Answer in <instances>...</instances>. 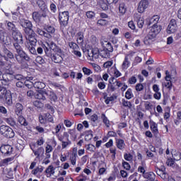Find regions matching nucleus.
Instances as JSON below:
<instances>
[{
    "mask_svg": "<svg viewBox=\"0 0 181 181\" xmlns=\"http://www.w3.org/2000/svg\"><path fill=\"white\" fill-rule=\"evenodd\" d=\"M71 144V141H70L69 139H68V140L62 141V149H66V148L68 147L69 146H70Z\"/></svg>",
    "mask_w": 181,
    "mask_h": 181,
    "instance_id": "8fccbe9b",
    "label": "nucleus"
},
{
    "mask_svg": "<svg viewBox=\"0 0 181 181\" xmlns=\"http://www.w3.org/2000/svg\"><path fill=\"white\" fill-rule=\"evenodd\" d=\"M35 82H32L30 81H25V87H28V88H32V87H34Z\"/></svg>",
    "mask_w": 181,
    "mask_h": 181,
    "instance_id": "680f3d73",
    "label": "nucleus"
},
{
    "mask_svg": "<svg viewBox=\"0 0 181 181\" xmlns=\"http://www.w3.org/2000/svg\"><path fill=\"white\" fill-rule=\"evenodd\" d=\"M15 59L18 64H21L23 67H26L25 64L26 62H30V57H29V55H28L25 51H23V52H20L18 54H16Z\"/></svg>",
    "mask_w": 181,
    "mask_h": 181,
    "instance_id": "20e7f679",
    "label": "nucleus"
},
{
    "mask_svg": "<svg viewBox=\"0 0 181 181\" xmlns=\"http://www.w3.org/2000/svg\"><path fill=\"white\" fill-rule=\"evenodd\" d=\"M46 97H47V93H46V90H39L38 93L35 95V98L37 100H42V101H45L46 100Z\"/></svg>",
    "mask_w": 181,
    "mask_h": 181,
    "instance_id": "aec40b11",
    "label": "nucleus"
},
{
    "mask_svg": "<svg viewBox=\"0 0 181 181\" xmlns=\"http://www.w3.org/2000/svg\"><path fill=\"white\" fill-rule=\"evenodd\" d=\"M101 119H103V123L107 127V128H110V120L107 117H105V114L103 113L101 115Z\"/></svg>",
    "mask_w": 181,
    "mask_h": 181,
    "instance_id": "79ce46f5",
    "label": "nucleus"
},
{
    "mask_svg": "<svg viewBox=\"0 0 181 181\" xmlns=\"http://www.w3.org/2000/svg\"><path fill=\"white\" fill-rule=\"evenodd\" d=\"M82 71L85 76H90V74H93V71L87 67L82 68Z\"/></svg>",
    "mask_w": 181,
    "mask_h": 181,
    "instance_id": "864d4df0",
    "label": "nucleus"
},
{
    "mask_svg": "<svg viewBox=\"0 0 181 181\" xmlns=\"http://www.w3.org/2000/svg\"><path fill=\"white\" fill-rule=\"evenodd\" d=\"M77 43L78 45H83V43H84V35H83L82 32H78L77 33Z\"/></svg>",
    "mask_w": 181,
    "mask_h": 181,
    "instance_id": "c9c22d12",
    "label": "nucleus"
},
{
    "mask_svg": "<svg viewBox=\"0 0 181 181\" xmlns=\"http://www.w3.org/2000/svg\"><path fill=\"white\" fill-rule=\"evenodd\" d=\"M3 53H4V54L8 57V59H15V55H13V53L6 47L3 49Z\"/></svg>",
    "mask_w": 181,
    "mask_h": 181,
    "instance_id": "7c9ffc66",
    "label": "nucleus"
},
{
    "mask_svg": "<svg viewBox=\"0 0 181 181\" xmlns=\"http://www.w3.org/2000/svg\"><path fill=\"white\" fill-rule=\"evenodd\" d=\"M13 157L7 158L0 161V168L8 166L13 160Z\"/></svg>",
    "mask_w": 181,
    "mask_h": 181,
    "instance_id": "5701e85b",
    "label": "nucleus"
},
{
    "mask_svg": "<svg viewBox=\"0 0 181 181\" xmlns=\"http://www.w3.org/2000/svg\"><path fill=\"white\" fill-rule=\"evenodd\" d=\"M68 134H69L72 139H76L77 138V134H76V129H69Z\"/></svg>",
    "mask_w": 181,
    "mask_h": 181,
    "instance_id": "de8ad7c7",
    "label": "nucleus"
},
{
    "mask_svg": "<svg viewBox=\"0 0 181 181\" xmlns=\"http://www.w3.org/2000/svg\"><path fill=\"white\" fill-rule=\"evenodd\" d=\"M42 18H47V13H45L43 11L41 12H33V18L34 21H40Z\"/></svg>",
    "mask_w": 181,
    "mask_h": 181,
    "instance_id": "dca6fc26",
    "label": "nucleus"
},
{
    "mask_svg": "<svg viewBox=\"0 0 181 181\" xmlns=\"http://www.w3.org/2000/svg\"><path fill=\"white\" fill-rule=\"evenodd\" d=\"M70 160L71 165L74 166L77 162V152L72 153V154L70 156Z\"/></svg>",
    "mask_w": 181,
    "mask_h": 181,
    "instance_id": "4c0bfd02",
    "label": "nucleus"
},
{
    "mask_svg": "<svg viewBox=\"0 0 181 181\" xmlns=\"http://www.w3.org/2000/svg\"><path fill=\"white\" fill-rule=\"evenodd\" d=\"M119 12L121 13V15H124V13L127 12V7H125V4L122 3L119 4Z\"/></svg>",
    "mask_w": 181,
    "mask_h": 181,
    "instance_id": "ea45409f",
    "label": "nucleus"
},
{
    "mask_svg": "<svg viewBox=\"0 0 181 181\" xmlns=\"http://www.w3.org/2000/svg\"><path fill=\"white\" fill-rule=\"evenodd\" d=\"M4 121H6L10 127H13V128H16L18 127V125H16V122H15V119L12 117L6 118Z\"/></svg>",
    "mask_w": 181,
    "mask_h": 181,
    "instance_id": "c85d7f7f",
    "label": "nucleus"
},
{
    "mask_svg": "<svg viewBox=\"0 0 181 181\" xmlns=\"http://www.w3.org/2000/svg\"><path fill=\"white\" fill-rule=\"evenodd\" d=\"M110 73H112L116 78L121 77L122 76L121 72H119V71H118V69L114 66L110 69Z\"/></svg>",
    "mask_w": 181,
    "mask_h": 181,
    "instance_id": "58836bf2",
    "label": "nucleus"
},
{
    "mask_svg": "<svg viewBox=\"0 0 181 181\" xmlns=\"http://www.w3.org/2000/svg\"><path fill=\"white\" fill-rule=\"evenodd\" d=\"M149 6V1L148 0H141L137 7L139 13H144L145 10Z\"/></svg>",
    "mask_w": 181,
    "mask_h": 181,
    "instance_id": "ddd939ff",
    "label": "nucleus"
},
{
    "mask_svg": "<svg viewBox=\"0 0 181 181\" xmlns=\"http://www.w3.org/2000/svg\"><path fill=\"white\" fill-rule=\"evenodd\" d=\"M33 105L37 107V108H42L43 107V104L40 100H35L33 102Z\"/></svg>",
    "mask_w": 181,
    "mask_h": 181,
    "instance_id": "0e129e2a",
    "label": "nucleus"
},
{
    "mask_svg": "<svg viewBox=\"0 0 181 181\" xmlns=\"http://www.w3.org/2000/svg\"><path fill=\"white\" fill-rule=\"evenodd\" d=\"M0 134L5 138L12 139L15 137V132L9 126L1 125L0 127Z\"/></svg>",
    "mask_w": 181,
    "mask_h": 181,
    "instance_id": "39448f33",
    "label": "nucleus"
},
{
    "mask_svg": "<svg viewBox=\"0 0 181 181\" xmlns=\"http://www.w3.org/2000/svg\"><path fill=\"white\" fill-rule=\"evenodd\" d=\"M97 24L99 25V26H105V25L108 24V21L105 19H100L98 21Z\"/></svg>",
    "mask_w": 181,
    "mask_h": 181,
    "instance_id": "5fc2aeb1",
    "label": "nucleus"
},
{
    "mask_svg": "<svg viewBox=\"0 0 181 181\" xmlns=\"http://www.w3.org/2000/svg\"><path fill=\"white\" fill-rule=\"evenodd\" d=\"M43 50L45 51V53L47 56H49V53L50 52L49 51V48L47 47H46V45H45V44H42L41 45V47H39L37 49V53H38V54H42L43 53Z\"/></svg>",
    "mask_w": 181,
    "mask_h": 181,
    "instance_id": "412c9836",
    "label": "nucleus"
},
{
    "mask_svg": "<svg viewBox=\"0 0 181 181\" xmlns=\"http://www.w3.org/2000/svg\"><path fill=\"white\" fill-rule=\"evenodd\" d=\"M12 75L9 73L3 74L2 79H0V88H6L12 81Z\"/></svg>",
    "mask_w": 181,
    "mask_h": 181,
    "instance_id": "0eeeda50",
    "label": "nucleus"
},
{
    "mask_svg": "<svg viewBox=\"0 0 181 181\" xmlns=\"http://www.w3.org/2000/svg\"><path fill=\"white\" fill-rule=\"evenodd\" d=\"M122 104L123 107L132 108V103L130 101L126 100L125 99H122Z\"/></svg>",
    "mask_w": 181,
    "mask_h": 181,
    "instance_id": "c03bdc74",
    "label": "nucleus"
},
{
    "mask_svg": "<svg viewBox=\"0 0 181 181\" xmlns=\"http://www.w3.org/2000/svg\"><path fill=\"white\" fill-rule=\"evenodd\" d=\"M104 49L109 51L110 53H112V52H114V48L112 47V45L110 44V42H106Z\"/></svg>",
    "mask_w": 181,
    "mask_h": 181,
    "instance_id": "09e8293b",
    "label": "nucleus"
},
{
    "mask_svg": "<svg viewBox=\"0 0 181 181\" xmlns=\"http://www.w3.org/2000/svg\"><path fill=\"white\" fill-rule=\"evenodd\" d=\"M7 29H8V30H10V32H11V33L18 30V28H16V25H15L13 24V23H12V22L7 23Z\"/></svg>",
    "mask_w": 181,
    "mask_h": 181,
    "instance_id": "c756f323",
    "label": "nucleus"
},
{
    "mask_svg": "<svg viewBox=\"0 0 181 181\" xmlns=\"http://www.w3.org/2000/svg\"><path fill=\"white\" fill-rule=\"evenodd\" d=\"M45 117L48 122H52V124H54V120L53 119V116H52V115H50L49 113H46Z\"/></svg>",
    "mask_w": 181,
    "mask_h": 181,
    "instance_id": "4d7b16f0",
    "label": "nucleus"
},
{
    "mask_svg": "<svg viewBox=\"0 0 181 181\" xmlns=\"http://www.w3.org/2000/svg\"><path fill=\"white\" fill-rule=\"evenodd\" d=\"M150 128L153 134H155V135H157V134H158L159 131L158 130V124L155 122H150Z\"/></svg>",
    "mask_w": 181,
    "mask_h": 181,
    "instance_id": "a878e982",
    "label": "nucleus"
},
{
    "mask_svg": "<svg viewBox=\"0 0 181 181\" xmlns=\"http://www.w3.org/2000/svg\"><path fill=\"white\" fill-rule=\"evenodd\" d=\"M18 122L21 124V125H23V127H28V122L26 121V119L23 117V116L18 117Z\"/></svg>",
    "mask_w": 181,
    "mask_h": 181,
    "instance_id": "37998d69",
    "label": "nucleus"
},
{
    "mask_svg": "<svg viewBox=\"0 0 181 181\" xmlns=\"http://www.w3.org/2000/svg\"><path fill=\"white\" fill-rule=\"evenodd\" d=\"M86 16L88 18V19H93V18H95V13L94 11H87L86 13Z\"/></svg>",
    "mask_w": 181,
    "mask_h": 181,
    "instance_id": "603ef678",
    "label": "nucleus"
},
{
    "mask_svg": "<svg viewBox=\"0 0 181 181\" xmlns=\"http://www.w3.org/2000/svg\"><path fill=\"white\" fill-rule=\"evenodd\" d=\"M0 98L4 101L6 100L8 105L12 104V96L11 95V93L8 92L5 88L0 90Z\"/></svg>",
    "mask_w": 181,
    "mask_h": 181,
    "instance_id": "6e6552de",
    "label": "nucleus"
},
{
    "mask_svg": "<svg viewBox=\"0 0 181 181\" xmlns=\"http://www.w3.org/2000/svg\"><path fill=\"white\" fill-rule=\"evenodd\" d=\"M69 18L70 13H69V11H63L59 13V21L62 32H66V28H67L69 25Z\"/></svg>",
    "mask_w": 181,
    "mask_h": 181,
    "instance_id": "7ed1b4c3",
    "label": "nucleus"
},
{
    "mask_svg": "<svg viewBox=\"0 0 181 181\" xmlns=\"http://www.w3.org/2000/svg\"><path fill=\"white\" fill-rule=\"evenodd\" d=\"M49 100H51V101H57V95H56V93H54V92H51L49 94Z\"/></svg>",
    "mask_w": 181,
    "mask_h": 181,
    "instance_id": "052dcab7",
    "label": "nucleus"
},
{
    "mask_svg": "<svg viewBox=\"0 0 181 181\" xmlns=\"http://www.w3.org/2000/svg\"><path fill=\"white\" fill-rule=\"evenodd\" d=\"M23 110V105L21 103L16 104L15 112L17 115H21V112Z\"/></svg>",
    "mask_w": 181,
    "mask_h": 181,
    "instance_id": "473e14b6",
    "label": "nucleus"
},
{
    "mask_svg": "<svg viewBox=\"0 0 181 181\" xmlns=\"http://www.w3.org/2000/svg\"><path fill=\"white\" fill-rule=\"evenodd\" d=\"M43 172V167H37L35 169L32 170L33 175H36L37 173H42Z\"/></svg>",
    "mask_w": 181,
    "mask_h": 181,
    "instance_id": "3c124183",
    "label": "nucleus"
},
{
    "mask_svg": "<svg viewBox=\"0 0 181 181\" xmlns=\"http://www.w3.org/2000/svg\"><path fill=\"white\" fill-rule=\"evenodd\" d=\"M143 177L148 181H155L156 175H155V173H153V172H146V173L143 175Z\"/></svg>",
    "mask_w": 181,
    "mask_h": 181,
    "instance_id": "4be33fe9",
    "label": "nucleus"
},
{
    "mask_svg": "<svg viewBox=\"0 0 181 181\" xmlns=\"http://www.w3.org/2000/svg\"><path fill=\"white\" fill-rule=\"evenodd\" d=\"M45 30L47 35H49V37H47V39H52V35H54V32H56V28L52 25H47L45 28Z\"/></svg>",
    "mask_w": 181,
    "mask_h": 181,
    "instance_id": "a211bd4d",
    "label": "nucleus"
},
{
    "mask_svg": "<svg viewBox=\"0 0 181 181\" xmlns=\"http://www.w3.org/2000/svg\"><path fill=\"white\" fill-rule=\"evenodd\" d=\"M35 33L40 35V36H44V37H50L49 34H47L45 31L40 29V28H37L35 30Z\"/></svg>",
    "mask_w": 181,
    "mask_h": 181,
    "instance_id": "72a5a7b5",
    "label": "nucleus"
},
{
    "mask_svg": "<svg viewBox=\"0 0 181 181\" xmlns=\"http://www.w3.org/2000/svg\"><path fill=\"white\" fill-rule=\"evenodd\" d=\"M47 45L51 50L54 52L53 54L49 52V55H47V57H50L52 62H54V63H62L63 62V51L62 49L52 41L47 42Z\"/></svg>",
    "mask_w": 181,
    "mask_h": 181,
    "instance_id": "f257e3e1",
    "label": "nucleus"
},
{
    "mask_svg": "<svg viewBox=\"0 0 181 181\" xmlns=\"http://www.w3.org/2000/svg\"><path fill=\"white\" fill-rule=\"evenodd\" d=\"M34 87L37 90H43L46 87V84L44 82L37 81L34 82Z\"/></svg>",
    "mask_w": 181,
    "mask_h": 181,
    "instance_id": "cd10ccee",
    "label": "nucleus"
},
{
    "mask_svg": "<svg viewBox=\"0 0 181 181\" xmlns=\"http://www.w3.org/2000/svg\"><path fill=\"white\" fill-rule=\"evenodd\" d=\"M177 30V23L175 19H171L170 23L167 28V33L170 35L171 33H175Z\"/></svg>",
    "mask_w": 181,
    "mask_h": 181,
    "instance_id": "9b49d317",
    "label": "nucleus"
},
{
    "mask_svg": "<svg viewBox=\"0 0 181 181\" xmlns=\"http://www.w3.org/2000/svg\"><path fill=\"white\" fill-rule=\"evenodd\" d=\"M13 40L14 42H18L21 44H23V35H22V33L17 30V31H14L11 33Z\"/></svg>",
    "mask_w": 181,
    "mask_h": 181,
    "instance_id": "f8f14e48",
    "label": "nucleus"
},
{
    "mask_svg": "<svg viewBox=\"0 0 181 181\" xmlns=\"http://www.w3.org/2000/svg\"><path fill=\"white\" fill-rule=\"evenodd\" d=\"M134 156H132L131 153H124V158L125 159V160H127L128 162H131V160H132Z\"/></svg>",
    "mask_w": 181,
    "mask_h": 181,
    "instance_id": "13d9d810",
    "label": "nucleus"
},
{
    "mask_svg": "<svg viewBox=\"0 0 181 181\" xmlns=\"http://www.w3.org/2000/svg\"><path fill=\"white\" fill-rule=\"evenodd\" d=\"M0 151L4 156H11L13 152V147L9 144H4L0 147Z\"/></svg>",
    "mask_w": 181,
    "mask_h": 181,
    "instance_id": "9d476101",
    "label": "nucleus"
},
{
    "mask_svg": "<svg viewBox=\"0 0 181 181\" xmlns=\"http://www.w3.org/2000/svg\"><path fill=\"white\" fill-rule=\"evenodd\" d=\"M134 97V93H132V89L129 88L125 93V98L127 100H131Z\"/></svg>",
    "mask_w": 181,
    "mask_h": 181,
    "instance_id": "a18cd8bd",
    "label": "nucleus"
},
{
    "mask_svg": "<svg viewBox=\"0 0 181 181\" xmlns=\"http://www.w3.org/2000/svg\"><path fill=\"white\" fill-rule=\"evenodd\" d=\"M110 53L111 52L103 48V49L100 52V56L104 59H107L110 57Z\"/></svg>",
    "mask_w": 181,
    "mask_h": 181,
    "instance_id": "f704fd0d",
    "label": "nucleus"
},
{
    "mask_svg": "<svg viewBox=\"0 0 181 181\" xmlns=\"http://www.w3.org/2000/svg\"><path fill=\"white\" fill-rule=\"evenodd\" d=\"M69 133L67 132H65L63 133V135L58 137L59 141L60 142H64V141H69Z\"/></svg>",
    "mask_w": 181,
    "mask_h": 181,
    "instance_id": "e433bc0d",
    "label": "nucleus"
},
{
    "mask_svg": "<svg viewBox=\"0 0 181 181\" xmlns=\"http://www.w3.org/2000/svg\"><path fill=\"white\" fill-rule=\"evenodd\" d=\"M128 83L129 84H135L136 83V77L135 76H132L129 78Z\"/></svg>",
    "mask_w": 181,
    "mask_h": 181,
    "instance_id": "774afa93",
    "label": "nucleus"
},
{
    "mask_svg": "<svg viewBox=\"0 0 181 181\" xmlns=\"http://www.w3.org/2000/svg\"><path fill=\"white\" fill-rule=\"evenodd\" d=\"M166 164L168 165V166H173V165H175V159L168 158L166 161Z\"/></svg>",
    "mask_w": 181,
    "mask_h": 181,
    "instance_id": "338daca9",
    "label": "nucleus"
},
{
    "mask_svg": "<svg viewBox=\"0 0 181 181\" xmlns=\"http://www.w3.org/2000/svg\"><path fill=\"white\" fill-rule=\"evenodd\" d=\"M21 45H23V44H21V42H13V46L17 54L24 52L23 48H22V46H21Z\"/></svg>",
    "mask_w": 181,
    "mask_h": 181,
    "instance_id": "393cba45",
    "label": "nucleus"
},
{
    "mask_svg": "<svg viewBox=\"0 0 181 181\" xmlns=\"http://www.w3.org/2000/svg\"><path fill=\"white\" fill-rule=\"evenodd\" d=\"M139 173H141V175L144 177V175L146 173V170H145V167L140 165L138 167L137 169Z\"/></svg>",
    "mask_w": 181,
    "mask_h": 181,
    "instance_id": "6e6d98bb",
    "label": "nucleus"
},
{
    "mask_svg": "<svg viewBox=\"0 0 181 181\" xmlns=\"http://www.w3.org/2000/svg\"><path fill=\"white\" fill-rule=\"evenodd\" d=\"M131 55L130 54H127L124 57V60L122 64V69L123 70H127L128 67L131 65V62H129V59H131Z\"/></svg>",
    "mask_w": 181,
    "mask_h": 181,
    "instance_id": "6ab92c4d",
    "label": "nucleus"
},
{
    "mask_svg": "<svg viewBox=\"0 0 181 181\" xmlns=\"http://www.w3.org/2000/svg\"><path fill=\"white\" fill-rule=\"evenodd\" d=\"M36 4L40 9L41 12H45V13L49 12L47 5L46 4V2L44 1V0H37Z\"/></svg>",
    "mask_w": 181,
    "mask_h": 181,
    "instance_id": "2eb2a0df",
    "label": "nucleus"
},
{
    "mask_svg": "<svg viewBox=\"0 0 181 181\" xmlns=\"http://www.w3.org/2000/svg\"><path fill=\"white\" fill-rule=\"evenodd\" d=\"M69 46L70 47V49H73V50H76L77 49H78V45H77L76 43L71 42H69Z\"/></svg>",
    "mask_w": 181,
    "mask_h": 181,
    "instance_id": "e2e57ef3",
    "label": "nucleus"
},
{
    "mask_svg": "<svg viewBox=\"0 0 181 181\" xmlns=\"http://www.w3.org/2000/svg\"><path fill=\"white\" fill-rule=\"evenodd\" d=\"M87 53L88 57L90 58V60H94V59H98V57L100 56V49H98V48L87 49Z\"/></svg>",
    "mask_w": 181,
    "mask_h": 181,
    "instance_id": "4468645a",
    "label": "nucleus"
},
{
    "mask_svg": "<svg viewBox=\"0 0 181 181\" xmlns=\"http://www.w3.org/2000/svg\"><path fill=\"white\" fill-rule=\"evenodd\" d=\"M18 23L23 28V32L28 36H33L35 35V30H33V25L32 22L28 19H25L23 17H19Z\"/></svg>",
    "mask_w": 181,
    "mask_h": 181,
    "instance_id": "f03ea898",
    "label": "nucleus"
},
{
    "mask_svg": "<svg viewBox=\"0 0 181 181\" xmlns=\"http://www.w3.org/2000/svg\"><path fill=\"white\" fill-rule=\"evenodd\" d=\"M159 19H160V17H159V16H153L150 18L148 25H153V26L158 25V22H159Z\"/></svg>",
    "mask_w": 181,
    "mask_h": 181,
    "instance_id": "b1692460",
    "label": "nucleus"
},
{
    "mask_svg": "<svg viewBox=\"0 0 181 181\" xmlns=\"http://www.w3.org/2000/svg\"><path fill=\"white\" fill-rule=\"evenodd\" d=\"M91 139H93V132L90 130L86 133L85 141H91Z\"/></svg>",
    "mask_w": 181,
    "mask_h": 181,
    "instance_id": "49530a36",
    "label": "nucleus"
},
{
    "mask_svg": "<svg viewBox=\"0 0 181 181\" xmlns=\"http://www.w3.org/2000/svg\"><path fill=\"white\" fill-rule=\"evenodd\" d=\"M112 64H114V62L112 60L107 61V62L104 63L103 67L105 69H110V67H111V66H112Z\"/></svg>",
    "mask_w": 181,
    "mask_h": 181,
    "instance_id": "bf43d9fd",
    "label": "nucleus"
},
{
    "mask_svg": "<svg viewBox=\"0 0 181 181\" xmlns=\"http://www.w3.org/2000/svg\"><path fill=\"white\" fill-rule=\"evenodd\" d=\"M86 149L87 152H90V153H93V152H95V146L93 144H87L86 145Z\"/></svg>",
    "mask_w": 181,
    "mask_h": 181,
    "instance_id": "a19ab883",
    "label": "nucleus"
},
{
    "mask_svg": "<svg viewBox=\"0 0 181 181\" xmlns=\"http://www.w3.org/2000/svg\"><path fill=\"white\" fill-rule=\"evenodd\" d=\"M134 18L137 22V25L140 29L144 28V17H141L139 13H134Z\"/></svg>",
    "mask_w": 181,
    "mask_h": 181,
    "instance_id": "f3484780",
    "label": "nucleus"
},
{
    "mask_svg": "<svg viewBox=\"0 0 181 181\" xmlns=\"http://www.w3.org/2000/svg\"><path fill=\"white\" fill-rule=\"evenodd\" d=\"M35 62L39 64H43V63H45V59L42 57L38 56L36 57Z\"/></svg>",
    "mask_w": 181,
    "mask_h": 181,
    "instance_id": "69168bd1",
    "label": "nucleus"
},
{
    "mask_svg": "<svg viewBox=\"0 0 181 181\" xmlns=\"http://www.w3.org/2000/svg\"><path fill=\"white\" fill-rule=\"evenodd\" d=\"M162 30V27L160 25H153L150 29L147 36L145 37L146 40H152L156 37V35H158Z\"/></svg>",
    "mask_w": 181,
    "mask_h": 181,
    "instance_id": "423d86ee",
    "label": "nucleus"
},
{
    "mask_svg": "<svg viewBox=\"0 0 181 181\" xmlns=\"http://www.w3.org/2000/svg\"><path fill=\"white\" fill-rule=\"evenodd\" d=\"M116 146L120 151H122L125 148V141L121 139H116Z\"/></svg>",
    "mask_w": 181,
    "mask_h": 181,
    "instance_id": "bb28decb",
    "label": "nucleus"
},
{
    "mask_svg": "<svg viewBox=\"0 0 181 181\" xmlns=\"http://www.w3.org/2000/svg\"><path fill=\"white\" fill-rule=\"evenodd\" d=\"M54 167L53 165H49L48 168L45 170V173L49 175L47 177H50V176H53L54 175Z\"/></svg>",
    "mask_w": 181,
    "mask_h": 181,
    "instance_id": "2f4dec72",
    "label": "nucleus"
},
{
    "mask_svg": "<svg viewBox=\"0 0 181 181\" xmlns=\"http://www.w3.org/2000/svg\"><path fill=\"white\" fill-rule=\"evenodd\" d=\"M30 149L33 151L35 156H36L35 159L40 160V158L45 155V148L40 146L37 149H35L36 144H33L30 146Z\"/></svg>",
    "mask_w": 181,
    "mask_h": 181,
    "instance_id": "1a4fd4ad",
    "label": "nucleus"
}]
</instances>
